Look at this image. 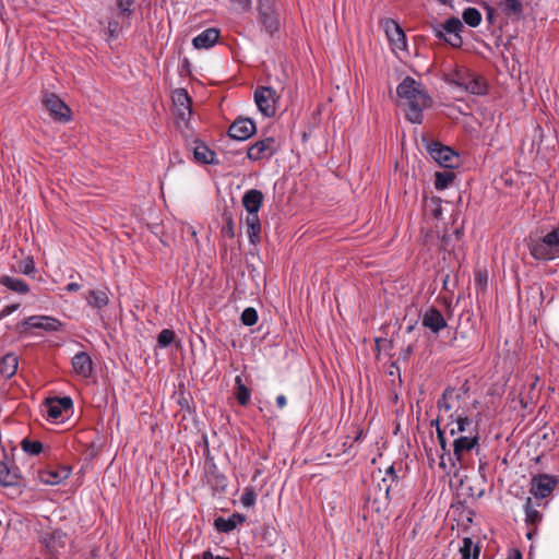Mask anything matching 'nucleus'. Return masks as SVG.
<instances>
[{
	"label": "nucleus",
	"mask_w": 559,
	"mask_h": 559,
	"mask_svg": "<svg viewBox=\"0 0 559 559\" xmlns=\"http://www.w3.org/2000/svg\"><path fill=\"white\" fill-rule=\"evenodd\" d=\"M254 100L259 111L265 117H272L276 112L278 96L271 87H260L254 93Z\"/></svg>",
	"instance_id": "nucleus-10"
},
{
	"label": "nucleus",
	"mask_w": 559,
	"mask_h": 559,
	"mask_svg": "<svg viewBox=\"0 0 559 559\" xmlns=\"http://www.w3.org/2000/svg\"><path fill=\"white\" fill-rule=\"evenodd\" d=\"M399 104L405 108L406 118L413 123H421L423 111L432 105L431 97L423 84L406 76L396 87Z\"/></svg>",
	"instance_id": "nucleus-2"
},
{
	"label": "nucleus",
	"mask_w": 559,
	"mask_h": 559,
	"mask_svg": "<svg viewBox=\"0 0 559 559\" xmlns=\"http://www.w3.org/2000/svg\"><path fill=\"white\" fill-rule=\"evenodd\" d=\"M173 104L175 112L182 120L189 119L191 115V99L183 88H178L173 92Z\"/></svg>",
	"instance_id": "nucleus-16"
},
{
	"label": "nucleus",
	"mask_w": 559,
	"mask_h": 559,
	"mask_svg": "<svg viewBox=\"0 0 559 559\" xmlns=\"http://www.w3.org/2000/svg\"><path fill=\"white\" fill-rule=\"evenodd\" d=\"M219 38V31L211 27L203 31L201 34L192 39V45L195 49H209L212 48Z\"/></svg>",
	"instance_id": "nucleus-18"
},
{
	"label": "nucleus",
	"mask_w": 559,
	"mask_h": 559,
	"mask_svg": "<svg viewBox=\"0 0 559 559\" xmlns=\"http://www.w3.org/2000/svg\"><path fill=\"white\" fill-rule=\"evenodd\" d=\"M45 108L49 111L50 116L60 122H69L72 118V112L69 106L63 103L57 95L47 94L43 98Z\"/></svg>",
	"instance_id": "nucleus-12"
},
{
	"label": "nucleus",
	"mask_w": 559,
	"mask_h": 559,
	"mask_svg": "<svg viewBox=\"0 0 559 559\" xmlns=\"http://www.w3.org/2000/svg\"><path fill=\"white\" fill-rule=\"evenodd\" d=\"M109 35H110V37H117L116 28H111L109 26Z\"/></svg>",
	"instance_id": "nucleus-47"
},
{
	"label": "nucleus",
	"mask_w": 559,
	"mask_h": 559,
	"mask_svg": "<svg viewBox=\"0 0 559 559\" xmlns=\"http://www.w3.org/2000/svg\"><path fill=\"white\" fill-rule=\"evenodd\" d=\"M63 323L51 316H29L25 318L19 325L17 331L21 334H27L32 330H43L45 332H58L62 329Z\"/></svg>",
	"instance_id": "nucleus-6"
},
{
	"label": "nucleus",
	"mask_w": 559,
	"mask_h": 559,
	"mask_svg": "<svg viewBox=\"0 0 559 559\" xmlns=\"http://www.w3.org/2000/svg\"><path fill=\"white\" fill-rule=\"evenodd\" d=\"M278 150L274 138H265L254 142L247 151V157L252 162L271 158Z\"/></svg>",
	"instance_id": "nucleus-11"
},
{
	"label": "nucleus",
	"mask_w": 559,
	"mask_h": 559,
	"mask_svg": "<svg viewBox=\"0 0 559 559\" xmlns=\"http://www.w3.org/2000/svg\"><path fill=\"white\" fill-rule=\"evenodd\" d=\"M230 2H241L242 0H229Z\"/></svg>",
	"instance_id": "nucleus-50"
},
{
	"label": "nucleus",
	"mask_w": 559,
	"mask_h": 559,
	"mask_svg": "<svg viewBox=\"0 0 559 559\" xmlns=\"http://www.w3.org/2000/svg\"><path fill=\"white\" fill-rule=\"evenodd\" d=\"M86 300L91 307L103 309L108 305L109 297L105 290L92 289L88 292Z\"/></svg>",
	"instance_id": "nucleus-24"
},
{
	"label": "nucleus",
	"mask_w": 559,
	"mask_h": 559,
	"mask_svg": "<svg viewBox=\"0 0 559 559\" xmlns=\"http://www.w3.org/2000/svg\"><path fill=\"white\" fill-rule=\"evenodd\" d=\"M0 284L8 289L19 294H27L29 292V286L26 282L9 275L0 276Z\"/></svg>",
	"instance_id": "nucleus-22"
},
{
	"label": "nucleus",
	"mask_w": 559,
	"mask_h": 559,
	"mask_svg": "<svg viewBox=\"0 0 559 559\" xmlns=\"http://www.w3.org/2000/svg\"><path fill=\"white\" fill-rule=\"evenodd\" d=\"M73 373L82 379H87L93 372V361L91 356L85 352H80L72 358Z\"/></svg>",
	"instance_id": "nucleus-17"
},
{
	"label": "nucleus",
	"mask_w": 559,
	"mask_h": 559,
	"mask_svg": "<svg viewBox=\"0 0 559 559\" xmlns=\"http://www.w3.org/2000/svg\"><path fill=\"white\" fill-rule=\"evenodd\" d=\"M461 559H479L480 547L473 543L469 537L462 540L460 547Z\"/></svg>",
	"instance_id": "nucleus-23"
},
{
	"label": "nucleus",
	"mask_w": 559,
	"mask_h": 559,
	"mask_svg": "<svg viewBox=\"0 0 559 559\" xmlns=\"http://www.w3.org/2000/svg\"><path fill=\"white\" fill-rule=\"evenodd\" d=\"M20 271L23 273V274H26V275H29L32 273L35 272V264H34V260L33 258L31 257H27L22 265L20 266Z\"/></svg>",
	"instance_id": "nucleus-39"
},
{
	"label": "nucleus",
	"mask_w": 559,
	"mask_h": 559,
	"mask_svg": "<svg viewBox=\"0 0 559 559\" xmlns=\"http://www.w3.org/2000/svg\"><path fill=\"white\" fill-rule=\"evenodd\" d=\"M264 197L260 190L250 189L242 197V205L247 213H259Z\"/></svg>",
	"instance_id": "nucleus-20"
},
{
	"label": "nucleus",
	"mask_w": 559,
	"mask_h": 559,
	"mask_svg": "<svg viewBox=\"0 0 559 559\" xmlns=\"http://www.w3.org/2000/svg\"><path fill=\"white\" fill-rule=\"evenodd\" d=\"M247 228V235L249 237V240L252 245H257L260 242V234H261V224L257 225H248Z\"/></svg>",
	"instance_id": "nucleus-36"
},
{
	"label": "nucleus",
	"mask_w": 559,
	"mask_h": 559,
	"mask_svg": "<svg viewBox=\"0 0 559 559\" xmlns=\"http://www.w3.org/2000/svg\"><path fill=\"white\" fill-rule=\"evenodd\" d=\"M19 308V305L17 304H14V305H9V306H5L1 312H0V318H4L7 316H10L11 313H13L14 311H16Z\"/></svg>",
	"instance_id": "nucleus-42"
},
{
	"label": "nucleus",
	"mask_w": 559,
	"mask_h": 559,
	"mask_svg": "<svg viewBox=\"0 0 559 559\" xmlns=\"http://www.w3.org/2000/svg\"><path fill=\"white\" fill-rule=\"evenodd\" d=\"M531 254L534 259L543 261L556 259L559 255V226L533 243Z\"/></svg>",
	"instance_id": "nucleus-5"
},
{
	"label": "nucleus",
	"mask_w": 559,
	"mask_h": 559,
	"mask_svg": "<svg viewBox=\"0 0 559 559\" xmlns=\"http://www.w3.org/2000/svg\"><path fill=\"white\" fill-rule=\"evenodd\" d=\"M463 20L464 22L472 26V27H476L480 24L481 22V14L480 12L475 9V8H467L466 10H464L463 12Z\"/></svg>",
	"instance_id": "nucleus-30"
},
{
	"label": "nucleus",
	"mask_w": 559,
	"mask_h": 559,
	"mask_svg": "<svg viewBox=\"0 0 559 559\" xmlns=\"http://www.w3.org/2000/svg\"><path fill=\"white\" fill-rule=\"evenodd\" d=\"M525 520L531 524H536L542 520V514L532 507L531 498H527L525 503Z\"/></svg>",
	"instance_id": "nucleus-31"
},
{
	"label": "nucleus",
	"mask_w": 559,
	"mask_h": 559,
	"mask_svg": "<svg viewBox=\"0 0 559 559\" xmlns=\"http://www.w3.org/2000/svg\"><path fill=\"white\" fill-rule=\"evenodd\" d=\"M70 474V467L59 466L39 471L37 474V479L40 484L56 486L68 479Z\"/></svg>",
	"instance_id": "nucleus-14"
},
{
	"label": "nucleus",
	"mask_w": 559,
	"mask_h": 559,
	"mask_svg": "<svg viewBox=\"0 0 559 559\" xmlns=\"http://www.w3.org/2000/svg\"><path fill=\"white\" fill-rule=\"evenodd\" d=\"M19 359L14 354H7L3 356L0 362V372L7 377L11 378L17 370Z\"/></svg>",
	"instance_id": "nucleus-25"
},
{
	"label": "nucleus",
	"mask_w": 559,
	"mask_h": 559,
	"mask_svg": "<svg viewBox=\"0 0 559 559\" xmlns=\"http://www.w3.org/2000/svg\"><path fill=\"white\" fill-rule=\"evenodd\" d=\"M557 486V479L547 474H540L532 478L531 492L536 498H546Z\"/></svg>",
	"instance_id": "nucleus-15"
},
{
	"label": "nucleus",
	"mask_w": 559,
	"mask_h": 559,
	"mask_svg": "<svg viewBox=\"0 0 559 559\" xmlns=\"http://www.w3.org/2000/svg\"><path fill=\"white\" fill-rule=\"evenodd\" d=\"M202 559H230L228 557L215 556L212 551L206 550L202 555Z\"/></svg>",
	"instance_id": "nucleus-43"
},
{
	"label": "nucleus",
	"mask_w": 559,
	"mask_h": 559,
	"mask_svg": "<svg viewBox=\"0 0 559 559\" xmlns=\"http://www.w3.org/2000/svg\"><path fill=\"white\" fill-rule=\"evenodd\" d=\"M245 224H246V226L261 224L260 218H259V213H247V216L245 218Z\"/></svg>",
	"instance_id": "nucleus-40"
},
{
	"label": "nucleus",
	"mask_w": 559,
	"mask_h": 559,
	"mask_svg": "<svg viewBox=\"0 0 559 559\" xmlns=\"http://www.w3.org/2000/svg\"><path fill=\"white\" fill-rule=\"evenodd\" d=\"M19 474L16 471L10 469L4 463L0 462V485L14 486L19 483Z\"/></svg>",
	"instance_id": "nucleus-26"
},
{
	"label": "nucleus",
	"mask_w": 559,
	"mask_h": 559,
	"mask_svg": "<svg viewBox=\"0 0 559 559\" xmlns=\"http://www.w3.org/2000/svg\"><path fill=\"white\" fill-rule=\"evenodd\" d=\"M463 28L462 22L457 17L448 19L440 28H436V36L444 39L454 48H459L463 44V39L460 35Z\"/></svg>",
	"instance_id": "nucleus-8"
},
{
	"label": "nucleus",
	"mask_w": 559,
	"mask_h": 559,
	"mask_svg": "<svg viewBox=\"0 0 559 559\" xmlns=\"http://www.w3.org/2000/svg\"><path fill=\"white\" fill-rule=\"evenodd\" d=\"M504 4L512 12H519L521 10L519 0H504Z\"/></svg>",
	"instance_id": "nucleus-41"
},
{
	"label": "nucleus",
	"mask_w": 559,
	"mask_h": 559,
	"mask_svg": "<svg viewBox=\"0 0 559 559\" xmlns=\"http://www.w3.org/2000/svg\"><path fill=\"white\" fill-rule=\"evenodd\" d=\"M427 152L441 167L454 168L459 159L457 154L449 146L439 142H432L427 145Z\"/></svg>",
	"instance_id": "nucleus-9"
},
{
	"label": "nucleus",
	"mask_w": 559,
	"mask_h": 559,
	"mask_svg": "<svg viewBox=\"0 0 559 559\" xmlns=\"http://www.w3.org/2000/svg\"><path fill=\"white\" fill-rule=\"evenodd\" d=\"M135 0H117L119 14L129 16L132 13V5Z\"/></svg>",
	"instance_id": "nucleus-37"
},
{
	"label": "nucleus",
	"mask_w": 559,
	"mask_h": 559,
	"mask_svg": "<svg viewBox=\"0 0 559 559\" xmlns=\"http://www.w3.org/2000/svg\"><path fill=\"white\" fill-rule=\"evenodd\" d=\"M433 203L436 204V209L433 210L435 217H439L442 213L441 204L439 199H433Z\"/></svg>",
	"instance_id": "nucleus-44"
},
{
	"label": "nucleus",
	"mask_w": 559,
	"mask_h": 559,
	"mask_svg": "<svg viewBox=\"0 0 559 559\" xmlns=\"http://www.w3.org/2000/svg\"><path fill=\"white\" fill-rule=\"evenodd\" d=\"M437 423V436H438V439H439V443L442 448L443 451L447 450V440H445V437H444V433L445 431H448V429H445V423Z\"/></svg>",
	"instance_id": "nucleus-38"
},
{
	"label": "nucleus",
	"mask_w": 559,
	"mask_h": 559,
	"mask_svg": "<svg viewBox=\"0 0 559 559\" xmlns=\"http://www.w3.org/2000/svg\"><path fill=\"white\" fill-rule=\"evenodd\" d=\"M423 325L433 333H438L447 326V322L439 310L430 308L423 317Z\"/></svg>",
	"instance_id": "nucleus-19"
},
{
	"label": "nucleus",
	"mask_w": 559,
	"mask_h": 559,
	"mask_svg": "<svg viewBox=\"0 0 559 559\" xmlns=\"http://www.w3.org/2000/svg\"><path fill=\"white\" fill-rule=\"evenodd\" d=\"M447 81L471 94L481 95L486 93L485 81L467 69L461 68L448 74Z\"/></svg>",
	"instance_id": "nucleus-4"
},
{
	"label": "nucleus",
	"mask_w": 559,
	"mask_h": 559,
	"mask_svg": "<svg viewBox=\"0 0 559 559\" xmlns=\"http://www.w3.org/2000/svg\"><path fill=\"white\" fill-rule=\"evenodd\" d=\"M255 132V123L249 118L236 119L228 129L229 136L238 141L248 140Z\"/></svg>",
	"instance_id": "nucleus-13"
},
{
	"label": "nucleus",
	"mask_w": 559,
	"mask_h": 559,
	"mask_svg": "<svg viewBox=\"0 0 559 559\" xmlns=\"http://www.w3.org/2000/svg\"><path fill=\"white\" fill-rule=\"evenodd\" d=\"M81 288V286L78 283H70L66 286V289L68 292H78Z\"/></svg>",
	"instance_id": "nucleus-46"
},
{
	"label": "nucleus",
	"mask_w": 559,
	"mask_h": 559,
	"mask_svg": "<svg viewBox=\"0 0 559 559\" xmlns=\"http://www.w3.org/2000/svg\"><path fill=\"white\" fill-rule=\"evenodd\" d=\"M174 340L175 333L169 329L162 330L157 337V342L160 347H166L170 345L174 342Z\"/></svg>",
	"instance_id": "nucleus-34"
},
{
	"label": "nucleus",
	"mask_w": 559,
	"mask_h": 559,
	"mask_svg": "<svg viewBox=\"0 0 559 559\" xmlns=\"http://www.w3.org/2000/svg\"><path fill=\"white\" fill-rule=\"evenodd\" d=\"M215 156V153L204 144H199L194 148V158L199 163L213 164Z\"/></svg>",
	"instance_id": "nucleus-27"
},
{
	"label": "nucleus",
	"mask_w": 559,
	"mask_h": 559,
	"mask_svg": "<svg viewBox=\"0 0 559 559\" xmlns=\"http://www.w3.org/2000/svg\"><path fill=\"white\" fill-rule=\"evenodd\" d=\"M438 423H445V429L453 440V455L460 467L466 464L467 455L478 447L476 426L468 417L464 401L455 390H447L438 403Z\"/></svg>",
	"instance_id": "nucleus-1"
},
{
	"label": "nucleus",
	"mask_w": 559,
	"mask_h": 559,
	"mask_svg": "<svg viewBox=\"0 0 559 559\" xmlns=\"http://www.w3.org/2000/svg\"><path fill=\"white\" fill-rule=\"evenodd\" d=\"M276 404L280 408H284L287 404L286 397L284 395H278L276 397Z\"/></svg>",
	"instance_id": "nucleus-45"
},
{
	"label": "nucleus",
	"mask_w": 559,
	"mask_h": 559,
	"mask_svg": "<svg viewBox=\"0 0 559 559\" xmlns=\"http://www.w3.org/2000/svg\"><path fill=\"white\" fill-rule=\"evenodd\" d=\"M236 384V399L238 403L242 406H246L250 402L251 392L250 390L242 383V379L240 376L235 378Z\"/></svg>",
	"instance_id": "nucleus-28"
},
{
	"label": "nucleus",
	"mask_w": 559,
	"mask_h": 559,
	"mask_svg": "<svg viewBox=\"0 0 559 559\" xmlns=\"http://www.w3.org/2000/svg\"><path fill=\"white\" fill-rule=\"evenodd\" d=\"M22 448L26 453L36 455L40 453L43 445L38 441L23 440Z\"/></svg>",
	"instance_id": "nucleus-35"
},
{
	"label": "nucleus",
	"mask_w": 559,
	"mask_h": 559,
	"mask_svg": "<svg viewBox=\"0 0 559 559\" xmlns=\"http://www.w3.org/2000/svg\"><path fill=\"white\" fill-rule=\"evenodd\" d=\"M454 174L452 171H437L435 174V187L437 190L447 189L454 180Z\"/></svg>",
	"instance_id": "nucleus-29"
},
{
	"label": "nucleus",
	"mask_w": 559,
	"mask_h": 559,
	"mask_svg": "<svg viewBox=\"0 0 559 559\" xmlns=\"http://www.w3.org/2000/svg\"><path fill=\"white\" fill-rule=\"evenodd\" d=\"M511 559H522V556H521V554L516 550V551H514V554H513V556H512V558H511Z\"/></svg>",
	"instance_id": "nucleus-48"
},
{
	"label": "nucleus",
	"mask_w": 559,
	"mask_h": 559,
	"mask_svg": "<svg viewBox=\"0 0 559 559\" xmlns=\"http://www.w3.org/2000/svg\"><path fill=\"white\" fill-rule=\"evenodd\" d=\"M257 495L251 488H246L240 497V502L246 508H252L255 504Z\"/></svg>",
	"instance_id": "nucleus-33"
},
{
	"label": "nucleus",
	"mask_w": 559,
	"mask_h": 559,
	"mask_svg": "<svg viewBox=\"0 0 559 559\" xmlns=\"http://www.w3.org/2000/svg\"><path fill=\"white\" fill-rule=\"evenodd\" d=\"M227 233H228L230 236H233V235H234V233H233V226H231V225L228 227Z\"/></svg>",
	"instance_id": "nucleus-49"
},
{
	"label": "nucleus",
	"mask_w": 559,
	"mask_h": 559,
	"mask_svg": "<svg viewBox=\"0 0 559 559\" xmlns=\"http://www.w3.org/2000/svg\"><path fill=\"white\" fill-rule=\"evenodd\" d=\"M245 520V515L235 513L228 519L217 518L214 521V526L219 532L228 533L235 530L239 524L243 523Z\"/></svg>",
	"instance_id": "nucleus-21"
},
{
	"label": "nucleus",
	"mask_w": 559,
	"mask_h": 559,
	"mask_svg": "<svg viewBox=\"0 0 559 559\" xmlns=\"http://www.w3.org/2000/svg\"><path fill=\"white\" fill-rule=\"evenodd\" d=\"M380 26L385 33L392 51L395 55L405 52L407 49V39L400 24L393 19H383L380 21Z\"/></svg>",
	"instance_id": "nucleus-7"
},
{
	"label": "nucleus",
	"mask_w": 559,
	"mask_h": 559,
	"mask_svg": "<svg viewBox=\"0 0 559 559\" xmlns=\"http://www.w3.org/2000/svg\"><path fill=\"white\" fill-rule=\"evenodd\" d=\"M41 413L53 424L64 423L73 413V401L70 396L46 399L41 405Z\"/></svg>",
	"instance_id": "nucleus-3"
},
{
	"label": "nucleus",
	"mask_w": 559,
	"mask_h": 559,
	"mask_svg": "<svg viewBox=\"0 0 559 559\" xmlns=\"http://www.w3.org/2000/svg\"><path fill=\"white\" fill-rule=\"evenodd\" d=\"M258 321V312L254 308H246L241 313V322L247 326L254 325Z\"/></svg>",
	"instance_id": "nucleus-32"
}]
</instances>
